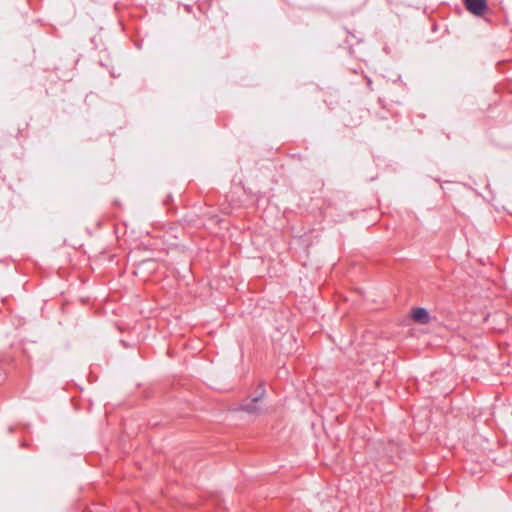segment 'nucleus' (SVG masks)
<instances>
[{
  "instance_id": "nucleus-1",
  "label": "nucleus",
  "mask_w": 512,
  "mask_h": 512,
  "mask_svg": "<svg viewBox=\"0 0 512 512\" xmlns=\"http://www.w3.org/2000/svg\"><path fill=\"white\" fill-rule=\"evenodd\" d=\"M465 5L467 10L476 16H482L487 9L485 0H465Z\"/></svg>"
},
{
  "instance_id": "nucleus-2",
  "label": "nucleus",
  "mask_w": 512,
  "mask_h": 512,
  "mask_svg": "<svg viewBox=\"0 0 512 512\" xmlns=\"http://www.w3.org/2000/svg\"><path fill=\"white\" fill-rule=\"evenodd\" d=\"M412 319L419 324H427L430 322L431 317L425 308H415L411 313Z\"/></svg>"
},
{
  "instance_id": "nucleus-3",
  "label": "nucleus",
  "mask_w": 512,
  "mask_h": 512,
  "mask_svg": "<svg viewBox=\"0 0 512 512\" xmlns=\"http://www.w3.org/2000/svg\"><path fill=\"white\" fill-rule=\"evenodd\" d=\"M264 395V390L261 393L254 397L249 403L242 406V409L251 414H258L262 411V409L257 405L260 398Z\"/></svg>"
}]
</instances>
